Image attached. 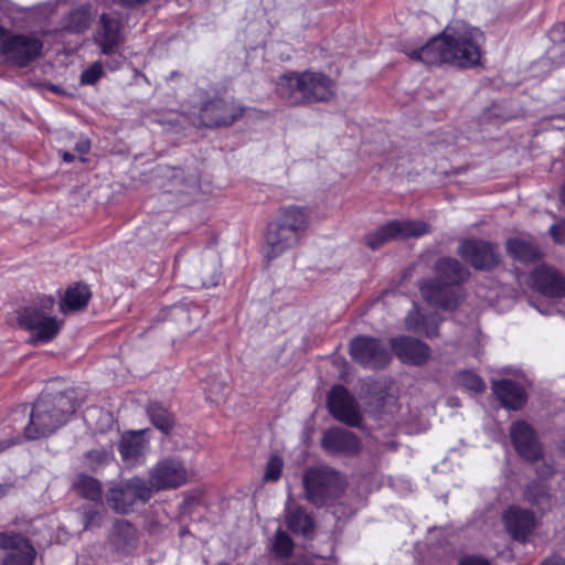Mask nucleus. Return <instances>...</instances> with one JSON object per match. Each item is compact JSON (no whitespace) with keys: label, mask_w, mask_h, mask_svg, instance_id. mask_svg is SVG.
<instances>
[{"label":"nucleus","mask_w":565,"mask_h":565,"mask_svg":"<svg viewBox=\"0 0 565 565\" xmlns=\"http://www.w3.org/2000/svg\"><path fill=\"white\" fill-rule=\"evenodd\" d=\"M484 42L483 33L471 25L456 22L448 25L440 35L418 49L405 53L415 61L428 65L449 63L469 67L479 63Z\"/></svg>","instance_id":"nucleus-1"},{"label":"nucleus","mask_w":565,"mask_h":565,"mask_svg":"<svg viewBox=\"0 0 565 565\" xmlns=\"http://www.w3.org/2000/svg\"><path fill=\"white\" fill-rule=\"evenodd\" d=\"M79 402L75 390L60 393H43L29 411L21 405L10 414L13 429L25 439L33 440L55 433L75 413Z\"/></svg>","instance_id":"nucleus-2"},{"label":"nucleus","mask_w":565,"mask_h":565,"mask_svg":"<svg viewBox=\"0 0 565 565\" xmlns=\"http://www.w3.org/2000/svg\"><path fill=\"white\" fill-rule=\"evenodd\" d=\"M277 95L290 105L330 103L337 96L335 82L322 72H287L276 82Z\"/></svg>","instance_id":"nucleus-3"},{"label":"nucleus","mask_w":565,"mask_h":565,"mask_svg":"<svg viewBox=\"0 0 565 565\" xmlns=\"http://www.w3.org/2000/svg\"><path fill=\"white\" fill-rule=\"evenodd\" d=\"M437 281H425L420 286L423 298L430 305L452 310L459 303V294L452 286L466 279L468 273L456 259L444 258L436 265Z\"/></svg>","instance_id":"nucleus-4"},{"label":"nucleus","mask_w":565,"mask_h":565,"mask_svg":"<svg viewBox=\"0 0 565 565\" xmlns=\"http://www.w3.org/2000/svg\"><path fill=\"white\" fill-rule=\"evenodd\" d=\"M151 497L148 482L140 477H134L113 483L106 492V502L116 513L127 514L137 503H146Z\"/></svg>","instance_id":"nucleus-5"},{"label":"nucleus","mask_w":565,"mask_h":565,"mask_svg":"<svg viewBox=\"0 0 565 565\" xmlns=\"http://www.w3.org/2000/svg\"><path fill=\"white\" fill-rule=\"evenodd\" d=\"M429 226L420 221L396 220L384 224L375 232L365 236V244L377 249L387 242L394 239H407L419 237L428 233Z\"/></svg>","instance_id":"nucleus-6"},{"label":"nucleus","mask_w":565,"mask_h":565,"mask_svg":"<svg viewBox=\"0 0 565 565\" xmlns=\"http://www.w3.org/2000/svg\"><path fill=\"white\" fill-rule=\"evenodd\" d=\"M190 477L188 468L177 458L160 460L149 472L147 481L151 492L177 489L188 482Z\"/></svg>","instance_id":"nucleus-7"},{"label":"nucleus","mask_w":565,"mask_h":565,"mask_svg":"<svg viewBox=\"0 0 565 565\" xmlns=\"http://www.w3.org/2000/svg\"><path fill=\"white\" fill-rule=\"evenodd\" d=\"M18 321L24 329L35 332L29 340L32 344L53 340L58 334L62 324L55 317L40 311L36 307L24 308L19 313Z\"/></svg>","instance_id":"nucleus-8"},{"label":"nucleus","mask_w":565,"mask_h":565,"mask_svg":"<svg viewBox=\"0 0 565 565\" xmlns=\"http://www.w3.org/2000/svg\"><path fill=\"white\" fill-rule=\"evenodd\" d=\"M43 42L33 34H10L3 57L12 65L25 67L41 56Z\"/></svg>","instance_id":"nucleus-9"},{"label":"nucleus","mask_w":565,"mask_h":565,"mask_svg":"<svg viewBox=\"0 0 565 565\" xmlns=\"http://www.w3.org/2000/svg\"><path fill=\"white\" fill-rule=\"evenodd\" d=\"M339 482L338 475L326 468L309 469L303 476V486L309 501L322 503L332 494Z\"/></svg>","instance_id":"nucleus-10"},{"label":"nucleus","mask_w":565,"mask_h":565,"mask_svg":"<svg viewBox=\"0 0 565 565\" xmlns=\"http://www.w3.org/2000/svg\"><path fill=\"white\" fill-rule=\"evenodd\" d=\"M94 43L104 55H114L124 43L122 24L116 17L102 13L94 33Z\"/></svg>","instance_id":"nucleus-11"},{"label":"nucleus","mask_w":565,"mask_h":565,"mask_svg":"<svg viewBox=\"0 0 565 565\" xmlns=\"http://www.w3.org/2000/svg\"><path fill=\"white\" fill-rule=\"evenodd\" d=\"M300 242L301 238L273 220L265 233L263 255L268 260L276 259L297 247Z\"/></svg>","instance_id":"nucleus-12"},{"label":"nucleus","mask_w":565,"mask_h":565,"mask_svg":"<svg viewBox=\"0 0 565 565\" xmlns=\"http://www.w3.org/2000/svg\"><path fill=\"white\" fill-rule=\"evenodd\" d=\"M243 114L232 103L216 98L205 103L199 113V125L206 128L232 125Z\"/></svg>","instance_id":"nucleus-13"},{"label":"nucleus","mask_w":565,"mask_h":565,"mask_svg":"<svg viewBox=\"0 0 565 565\" xmlns=\"http://www.w3.org/2000/svg\"><path fill=\"white\" fill-rule=\"evenodd\" d=\"M351 356L362 365L379 369L390 361V354L375 339L360 337L351 343Z\"/></svg>","instance_id":"nucleus-14"},{"label":"nucleus","mask_w":565,"mask_h":565,"mask_svg":"<svg viewBox=\"0 0 565 565\" xmlns=\"http://www.w3.org/2000/svg\"><path fill=\"white\" fill-rule=\"evenodd\" d=\"M107 545L118 554L129 555L134 553L139 545L137 529L127 520H115L107 535Z\"/></svg>","instance_id":"nucleus-15"},{"label":"nucleus","mask_w":565,"mask_h":565,"mask_svg":"<svg viewBox=\"0 0 565 565\" xmlns=\"http://www.w3.org/2000/svg\"><path fill=\"white\" fill-rule=\"evenodd\" d=\"M0 547L11 550L2 565H33L35 550L22 534L0 533Z\"/></svg>","instance_id":"nucleus-16"},{"label":"nucleus","mask_w":565,"mask_h":565,"mask_svg":"<svg viewBox=\"0 0 565 565\" xmlns=\"http://www.w3.org/2000/svg\"><path fill=\"white\" fill-rule=\"evenodd\" d=\"M274 221L302 239L310 227L311 209L301 204L284 205L277 211Z\"/></svg>","instance_id":"nucleus-17"},{"label":"nucleus","mask_w":565,"mask_h":565,"mask_svg":"<svg viewBox=\"0 0 565 565\" xmlns=\"http://www.w3.org/2000/svg\"><path fill=\"white\" fill-rule=\"evenodd\" d=\"M330 413L339 420L355 426L360 423V413L349 392L342 386H334L328 398Z\"/></svg>","instance_id":"nucleus-18"},{"label":"nucleus","mask_w":565,"mask_h":565,"mask_svg":"<svg viewBox=\"0 0 565 565\" xmlns=\"http://www.w3.org/2000/svg\"><path fill=\"white\" fill-rule=\"evenodd\" d=\"M461 257L478 269H489L499 262L495 248L481 241H466L459 247Z\"/></svg>","instance_id":"nucleus-19"},{"label":"nucleus","mask_w":565,"mask_h":565,"mask_svg":"<svg viewBox=\"0 0 565 565\" xmlns=\"http://www.w3.org/2000/svg\"><path fill=\"white\" fill-rule=\"evenodd\" d=\"M530 284L534 289L551 298L565 296V279L553 268L537 267L530 277Z\"/></svg>","instance_id":"nucleus-20"},{"label":"nucleus","mask_w":565,"mask_h":565,"mask_svg":"<svg viewBox=\"0 0 565 565\" xmlns=\"http://www.w3.org/2000/svg\"><path fill=\"white\" fill-rule=\"evenodd\" d=\"M511 438L516 451L525 460L535 461L541 457V446L533 429L524 422H516L511 426Z\"/></svg>","instance_id":"nucleus-21"},{"label":"nucleus","mask_w":565,"mask_h":565,"mask_svg":"<svg viewBox=\"0 0 565 565\" xmlns=\"http://www.w3.org/2000/svg\"><path fill=\"white\" fill-rule=\"evenodd\" d=\"M391 344L395 354L405 363L423 364L430 358L429 347L418 340L401 337L393 339Z\"/></svg>","instance_id":"nucleus-22"},{"label":"nucleus","mask_w":565,"mask_h":565,"mask_svg":"<svg viewBox=\"0 0 565 565\" xmlns=\"http://www.w3.org/2000/svg\"><path fill=\"white\" fill-rule=\"evenodd\" d=\"M322 447L331 454L351 455L359 450V441L355 436L341 428L329 429L323 434Z\"/></svg>","instance_id":"nucleus-23"},{"label":"nucleus","mask_w":565,"mask_h":565,"mask_svg":"<svg viewBox=\"0 0 565 565\" xmlns=\"http://www.w3.org/2000/svg\"><path fill=\"white\" fill-rule=\"evenodd\" d=\"M504 523L514 539L524 540L535 527L536 521L530 511L512 507L504 514Z\"/></svg>","instance_id":"nucleus-24"},{"label":"nucleus","mask_w":565,"mask_h":565,"mask_svg":"<svg viewBox=\"0 0 565 565\" xmlns=\"http://www.w3.org/2000/svg\"><path fill=\"white\" fill-rule=\"evenodd\" d=\"M493 391L502 404L510 409L521 408L526 401L524 390L509 380L494 382Z\"/></svg>","instance_id":"nucleus-25"},{"label":"nucleus","mask_w":565,"mask_h":565,"mask_svg":"<svg viewBox=\"0 0 565 565\" xmlns=\"http://www.w3.org/2000/svg\"><path fill=\"white\" fill-rule=\"evenodd\" d=\"M162 175L170 180L174 191L179 193H190L199 186V175L195 171L186 172L180 168L162 169Z\"/></svg>","instance_id":"nucleus-26"},{"label":"nucleus","mask_w":565,"mask_h":565,"mask_svg":"<svg viewBox=\"0 0 565 565\" xmlns=\"http://www.w3.org/2000/svg\"><path fill=\"white\" fill-rule=\"evenodd\" d=\"M95 15L94 7L90 3H84L67 14L64 19V28L71 32L82 33L89 28Z\"/></svg>","instance_id":"nucleus-27"},{"label":"nucleus","mask_w":565,"mask_h":565,"mask_svg":"<svg viewBox=\"0 0 565 565\" xmlns=\"http://www.w3.org/2000/svg\"><path fill=\"white\" fill-rule=\"evenodd\" d=\"M143 431L131 433L124 436L119 444V451L124 460H137L146 449Z\"/></svg>","instance_id":"nucleus-28"},{"label":"nucleus","mask_w":565,"mask_h":565,"mask_svg":"<svg viewBox=\"0 0 565 565\" xmlns=\"http://www.w3.org/2000/svg\"><path fill=\"white\" fill-rule=\"evenodd\" d=\"M220 259L213 252H209L205 262L195 267L199 276V284L202 287H212L217 284Z\"/></svg>","instance_id":"nucleus-29"},{"label":"nucleus","mask_w":565,"mask_h":565,"mask_svg":"<svg viewBox=\"0 0 565 565\" xmlns=\"http://www.w3.org/2000/svg\"><path fill=\"white\" fill-rule=\"evenodd\" d=\"M507 248L511 256L523 263L532 262L540 256L539 248L523 238L509 239Z\"/></svg>","instance_id":"nucleus-30"},{"label":"nucleus","mask_w":565,"mask_h":565,"mask_svg":"<svg viewBox=\"0 0 565 565\" xmlns=\"http://www.w3.org/2000/svg\"><path fill=\"white\" fill-rule=\"evenodd\" d=\"M90 298L89 288L83 284H76L70 287L64 296L63 303L61 305L62 310L65 308L72 311L84 308Z\"/></svg>","instance_id":"nucleus-31"},{"label":"nucleus","mask_w":565,"mask_h":565,"mask_svg":"<svg viewBox=\"0 0 565 565\" xmlns=\"http://www.w3.org/2000/svg\"><path fill=\"white\" fill-rule=\"evenodd\" d=\"M147 413L152 424L162 433L168 434L173 427L172 414L159 403H150Z\"/></svg>","instance_id":"nucleus-32"},{"label":"nucleus","mask_w":565,"mask_h":565,"mask_svg":"<svg viewBox=\"0 0 565 565\" xmlns=\"http://www.w3.org/2000/svg\"><path fill=\"white\" fill-rule=\"evenodd\" d=\"M406 326L409 330L422 332L428 338L437 335L436 319H423L417 310H414L408 315L406 319Z\"/></svg>","instance_id":"nucleus-33"},{"label":"nucleus","mask_w":565,"mask_h":565,"mask_svg":"<svg viewBox=\"0 0 565 565\" xmlns=\"http://www.w3.org/2000/svg\"><path fill=\"white\" fill-rule=\"evenodd\" d=\"M288 526L291 531L308 536L312 532L313 524L303 510L296 509L291 511V509L288 508Z\"/></svg>","instance_id":"nucleus-34"},{"label":"nucleus","mask_w":565,"mask_h":565,"mask_svg":"<svg viewBox=\"0 0 565 565\" xmlns=\"http://www.w3.org/2000/svg\"><path fill=\"white\" fill-rule=\"evenodd\" d=\"M75 486L83 498L92 501H99L102 499L103 489L97 479L89 476H81Z\"/></svg>","instance_id":"nucleus-35"},{"label":"nucleus","mask_w":565,"mask_h":565,"mask_svg":"<svg viewBox=\"0 0 565 565\" xmlns=\"http://www.w3.org/2000/svg\"><path fill=\"white\" fill-rule=\"evenodd\" d=\"M204 384L206 398L213 403H220L226 390V376L210 375Z\"/></svg>","instance_id":"nucleus-36"},{"label":"nucleus","mask_w":565,"mask_h":565,"mask_svg":"<svg viewBox=\"0 0 565 565\" xmlns=\"http://www.w3.org/2000/svg\"><path fill=\"white\" fill-rule=\"evenodd\" d=\"M527 499L542 511L550 510L552 507V498L543 486H534L527 489Z\"/></svg>","instance_id":"nucleus-37"},{"label":"nucleus","mask_w":565,"mask_h":565,"mask_svg":"<svg viewBox=\"0 0 565 565\" xmlns=\"http://www.w3.org/2000/svg\"><path fill=\"white\" fill-rule=\"evenodd\" d=\"M457 382L459 385L473 392H482L486 388L484 382L477 374L470 371L459 373Z\"/></svg>","instance_id":"nucleus-38"},{"label":"nucleus","mask_w":565,"mask_h":565,"mask_svg":"<svg viewBox=\"0 0 565 565\" xmlns=\"http://www.w3.org/2000/svg\"><path fill=\"white\" fill-rule=\"evenodd\" d=\"M84 530L99 527L103 522V514L95 508L84 505L82 508Z\"/></svg>","instance_id":"nucleus-39"},{"label":"nucleus","mask_w":565,"mask_h":565,"mask_svg":"<svg viewBox=\"0 0 565 565\" xmlns=\"http://www.w3.org/2000/svg\"><path fill=\"white\" fill-rule=\"evenodd\" d=\"M274 552L280 557H286L292 552V542L287 534L277 532Z\"/></svg>","instance_id":"nucleus-40"},{"label":"nucleus","mask_w":565,"mask_h":565,"mask_svg":"<svg viewBox=\"0 0 565 565\" xmlns=\"http://www.w3.org/2000/svg\"><path fill=\"white\" fill-rule=\"evenodd\" d=\"M102 75L103 65L100 62H95L81 74V84L93 85L102 77Z\"/></svg>","instance_id":"nucleus-41"},{"label":"nucleus","mask_w":565,"mask_h":565,"mask_svg":"<svg viewBox=\"0 0 565 565\" xmlns=\"http://www.w3.org/2000/svg\"><path fill=\"white\" fill-rule=\"evenodd\" d=\"M282 466H284L282 460L277 456H273L266 466L265 476H264L265 480L266 481H276L280 477Z\"/></svg>","instance_id":"nucleus-42"},{"label":"nucleus","mask_w":565,"mask_h":565,"mask_svg":"<svg viewBox=\"0 0 565 565\" xmlns=\"http://www.w3.org/2000/svg\"><path fill=\"white\" fill-rule=\"evenodd\" d=\"M54 305H55V300L53 297L51 296H45L43 298L40 299V303L39 305H33L32 307H36L40 309V311H43L45 312L46 315H50L52 313L53 311V308H54Z\"/></svg>","instance_id":"nucleus-43"},{"label":"nucleus","mask_w":565,"mask_h":565,"mask_svg":"<svg viewBox=\"0 0 565 565\" xmlns=\"http://www.w3.org/2000/svg\"><path fill=\"white\" fill-rule=\"evenodd\" d=\"M459 565H490V563L481 556L470 555L463 557Z\"/></svg>","instance_id":"nucleus-44"},{"label":"nucleus","mask_w":565,"mask_h":565,"mask_svg":"<svg viewBox=\"0 0 565 565\" xmlns=\"http://www.w3.org/2000/svg\"><path fill=\"white\" fill-rule=\"evenodd\" d=\"M550 233L556 243H564L563 233L564 226L562 224H554L550 228Z\"/></svg>","instance_id":"nucleus-45"},{"label":"nucleus","mask_w":565,"mask_h":565,"mask_svg":"<svg viewBox=\"0 0 565 565\" xmlns=\"http://www.w3.org/2000/svg\"><path fill=\"white\" fill-rule=\"evenodd\" d=\"M172 316L179 320L190 321L189 310L184 307H177L173 309Z\"/></svg>","instance_id":"nucleus-46"},{"label":"nucleus","mask_w":565,"mask_h":565,"mask_svg":"<svg viewBox=\"0 0 565 565\" xmlns=\"http://www.w3.org/2000/svg\"><path fill=\"white\" fill-rule=\"evenodd\" d=\"M10 33L0 25V55L2 56L7 46V40H9Z\"/></svg>","instance_id":"nucleus-47"},{"label":"nucleus","mask_w":565,"mask_h":565,"mask_svg":"<svg viewBox=\"0 0 565 565\" xmlns=\"http://www.w3.org/2000/svg\"><path fill=\"white\" fill-rule=\"evenodd\" d=\"M89 149H90V142L87 139H82V140L77 141L75 145V150L81 154L87 153L89 151Z\"/></svg>","instance_id":"nucleus-48"},{"label":"nucleus","mask_w":565,"mask_h":565,"mask_svg":"<svg viewBox=\"0 0 565 565\" xmlns=\"http://www.w3.org/2000/svg\"><path fill=\"white\" fill-rule=\"evenodd\" d=\"M125 6H137L147 2L148 0H119Z\"/></svg>","instance_id":"nucleus-49"},{"label":"nucleus","mask_w":565,"mask_h":565,"mask_svg":"<svg viewBox=\"0 0 565 565\" xmlns=\"http://www.w3.org/2000/svg\"><path fill=\"white\" fill-rule=\"evenodd\" d=\"M543 565H565V562L561 558H551L547 559Z\"/></svg>","instance_id":"nucleus-50"},{"label":"nucleus","mask_w":565,"mask_h":565,"mask_svg":"<svg viewBox=\"0 0 565 565\" xmlns=\"http://www.w3.org/2000/svg\"><path fill=\"white\" fill-rule=\"evenodd\" d=\"M74 154L65 151L62 153V159L65 161V162H72L74 160Z\"/></svg>","instance_id":"nucleus-51"},{"label":"nucleus","mask_w":565,"mask_h":565,"mask_svg":"<svg viewBox=\"0 0 565 565\" xmlns=\"http://www.w3.org/2000/svg\"><path fill=\"white\" fill-rule=\"evenodd\" d=\"M14 443H15V441H11V443H9V441H1V443H0V451H2V450H4V449L9 448V447H10L12 444H14Z\"/></svg>","instance_id":"nucleus-52"},{"label":"nucleus","mask_w":565,"mask_h":565,"mask_svg":"<svg viewBox=\"0 0 565 565\" xmlns=\"http://www.w3.org/2000/svg\"><path fill=\"white\" fill-rule=\"evenodd\" d=\"M8 492V487L0 484V498L4 497Z\"/></svg>","instance_id":"nucleus-53"},{"label":"nucleus","mask_w":565,"mask_h":565,"mask_svg":"<svg viewBox=\"0 0 565 565\" xmlns=\"http://www.w3.org/2000/svg\"><path fill=\"white\" fill-rule=\"evenodd\" d=\"M184 255V252H180L177 257H175V264L177 265H180L181 264V260H182V257Z\"/></svg>","instance_id":"nucleus-54"},{"label":"nucleus","mask_w":565,"mask_h":565,"mask_svg":"<svg viewBox=\"0 0 565 565\" xmlns=\"http://www.w3.org/2000/svg\"><path fill=\"white\" fill-rule=\"evenodd\" d=\"M561 202H562V204L565 205V184H564V188H563L562 193H561Z\"/></svg>","instance_id":"nucleus-55"},{"label":"nucleus","mask_w":565,"mask_h":565,"mask_svg":"<svg viewBox=\"0 0 565 565\" xmlns=\"http://www.w3.org/2000/svg\"><path fill=\"white\" fill-rule=\"evenodd\" d=\"M548 473H552V468L551 467H548V471L544 472L543 475H548Z\"/></svg>","instance_id":"nucleus-56"},{"label":"nucleus","mask_w":565,"mask_h":565,"mask_svg":"<svg viewBox=\"0 0 565 565\" xmlns=\"http://www.w3.org/2000/svg\"><path fill=\"white\" fill-rule=\"evenodd\" d=\"M216 565H228V564L221 562V563H218Z\"/></svg>","instance_id":"nucleus-57"}]
</instances>
